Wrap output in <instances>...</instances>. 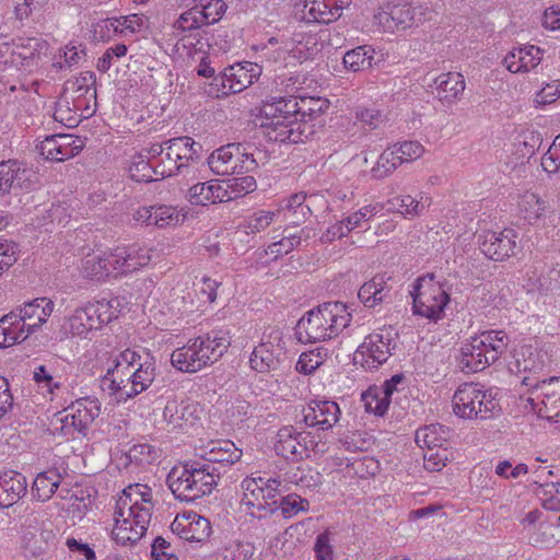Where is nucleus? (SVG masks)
I'll use <instances>...</instances> for the list:
<instances>
[{"label":"nucleus","instance_id":"f257e3e1","mask_svg":"<svg viewBox=\"0 0 560 560\" xmlns=\"http://www.w3.org/2000/svg\"><path fill=\"white\" fill-rule=\"evenodd\" d=\"M153 506L152 490L147 485L135 483L124 489L115 511L114 540L121 546L138 542L148 530Z\"/></svg>","mask_w":560,"mask_h":560},{"label":"nucleus","instance_id":"f03ea898","mask_svg":"<svg viewBox=\"0 0 560 560\" xmlns=\"http://www.w3.org/2000/svg\"><path fill=\"white\" fill-rule=\"evenodd\" d=\"M226 331L211 330L190 338L171 354L173 368L183 373H197L215 363L230 347Z\"/></svg>","mask_w":560,"mask_h":560},{"label":"nucleus","instance_id":"7ed1b4c3","mask_svg":"<svg viewBox=\"0 0 560 560\" xmlns=\"http://www.w3.org/2000/svg\"><path fill=\"white\" fill-rule=\"evenodd\" d=\"M352 319L346 304L327 302L307 312L296 324L300 342H319L337 337Z\"/></svg>","mask_w":560,"mask_h":560},{"label":"nucleus","instance_id":"20e7f679","mask_svg":"<svg viewBox=\"0 0 560 560\" xmlns=\"http://www.w3.org/2000/svg\"><path fill=\"white\" fill-rule=\"evenodd\" d=\"M510 338L504 330H485L460 347L458 364L466 373H476L497 362L506 351Z\"/></svg>","mask_w":560,"mask_h":560},{"label":"nucleus","instance_id":"39448f33","mask_svg":"<svg viewBox=\"0 0 560 560\" xmlns=\"http://www.w3.org/2000/svg\"><path fill=\"white\" fill-rule=\"evenodd\" d=\"M281 97L266 101L260 108V124L264 135L273 142L299 143L308 137L307 125L294 114H285Z\"/></svg>","mask_w":560,"mask_h":560},{"label":"nucleus","instance_id":"423d86ee","mask_svg":"<svg viewBox=\"0 0 560 560\" xmlns=\"http://www.w3.org/2000/svg\"><path fill=\"white\" fill-rule=\"evenodd\" d=\"M281 482L275 478L246 477L241 482L242 510L252 517L261 520L279 510Z\"/></svg>","mask_w":560,"mask_h":560},{"label":"nucleus","instance_id":"0eeeda50","mask_svg":"<svg viewBox=\"0 0 560 560\" xmlns=\"http://www.w3.org/2000/svg\"><path fill=\"white\" fill-rule=\"evenodd\" d=\"M165 144L164 155L154 164L156 176L165 178L179 174H195L196 164L200 160L201 144L190 137L168 139Z\"/></svg>","mask_w":560,"mask_h":560},{"label":"nucleus","instance_id":"6e6552de","mask_svg":"<svg viewBox=\"0 0 560 560\" xmlns=\"http://www.w3.org/2000/svg\"><path fill=\"white\" fill-rule=\"evenodd\" d=\"M453 411L464 419H491L501 408L492 389L474 383L462 384L453 395Z\"/></svg>","mask_w":560,"mask_h":560},{"label":"nucleus","instance_id":"1a4fd4ad","mask_svg":"<svg viewBox=\"0 0 560 560\" xmlns=\"http://www.w3.org/2000/svg\"><path fill=\"white\" fill-rule=\"evenodd\" d=\"M262 152L253 144L229 143L214 150L208 158L210 170L218 175L253 172L259 166Z\"/></svg>","mask_w":560,"mask_h":560},{"label":"nucleus","instance_id":"9d476101","mask_svg":"<svg viewBox=\"0 0 560 560\" xmlns=\"http://www.w3.org/2000/svg\"><path fill=\"white\" fill-rule=\"evenodd\" d=\"M412 311L415 315L432 322L442 319L451 298L444 284L435 280L433 273L417 279L411 291Z\"/></svg>","mask_w":560,"mask_h":560},{"label":"nucleus","instance_id":"9b49d317","mask_svg":"<svg viewBox=\"0 0 560 560\" xmlns=\"http://www.w3.org/2000/svg\"><path fill=\"white\" fill-rule=\"evenodd\" d=\"M434 12L423 4L412 5L409 2H387L374 14V21L385 32L404 31L431 21Z\"/></svg>","mask_w":560,"mask_h":560},{"label":"nucleus","instance_id":"f8f14e48","mask_svg":"<svg viewBox=\"0 0 560 560\" xmlns=\"http://www.w3.org/2000/svg\"><path fill=\"white\" fill-rule=\"evenodd\" d=\"M397 331L393 327H382L368 335L358 348L354 360L369 371L384 364L397 347Z\"/></svg>","mask_w":560,"mask_h":560},{"label":"nucleus","instance_id":"ddd939ff","mask_svg":"<svg viewBox=\"0 0 560 560\" xmlns=\"http://www.w3.org/2000/svg\"><path fill=\"white\" fill-rule=\"evenodd\" d=\"M523 384L530 388L534 397L528 398L540 418L553 420L560 413V377L534 380L526 376Z\"/></svg>","mask_w":560,"mask_h":560},{"label":"nucleus","instance_id":"4468645a","mask_svg":"<svg viewBox=\"0 0 560 560\" xmlns=\"http://www.w3.org/2000/svg\"><path fill=\"white\" fill-rule=\"evenodd\" d=\"M518 242V233L513 229L489 230L478 236L481 253L494 261H503L515 256L520 249Z\"/></svg>","mask_w":560,"mask_h":560},{"label":"nucleus","instance_id":"2eb2a0df","mask_svg":"<svg viewBox=\"0 0 560 560\" xmlns=\"http://www.w3.org/2000/svg\"><path fill=\"white\" fill-rule=\"evenodd\" d=\"M261 74V67L254 62L230 66L214 78L215 85L223 94L240 93L254 83Z\"/></svg>","mask_w":560,"mask_h":560},{"label":"nucleus","instance_id":"dca6fc26","mask_svg":"<svg viewBox=\"0 0 560 560\" xmlns=\"http://www.w3.org/2000/svg\"><path fill=\"white\" fill-rule=\"evenodd\" d=\"M84 148L82 138L67 133L47 136L36 149L47 161L63 162L77 156Z\"/></svg>","mask_w":560,"mask_h":560},{"label":"nucleus","instance_id":"f3484780","mask_svg":"<svg viewBox=\"0 0 560 560\" xmlns=\"http://www.w3.org/2000/svg\"><path fill=\"white\" fill-rule=\"evenodd\" d=\"M314 441L308 432H300L292 425L282 427L276 438L275 451L277 455L291 460L307 456Z\"/></svg>","mask_w":560,"mask_h":560},{"label":"nucleus","instance_id":"a211bd4d","mask_svg":"<svg viewBox=\"0 0 560 560\" xmlns=\"http://www.w3.org/2000/svg\"><path fill=\"white\" fill-rule=\"evenodd\" d=\"M195 455L206 464L231 466L241 460L243 452L231 440H199L195 445Z\"/></svg>","mask_w":560,"mask_h":560},{"label":"nucleus","instance_id":"6ab92c4d","mask_svg":"<svg viewBox=\"0 0 560 560\" xmlns=\"http://www.w3.org/2000/svg\"><path fill=\"white\" fill-rule=\"evenodd\" d=\"M141 355L140 352L129 348L113 354L106 374L101 380L102 390L116 394L121 389L119 385L122 384V375L133 370Z\"/></svg>","mask_w":560,"mask_h":560},{"label":"nucleus","instance_id":"aec40b11","mask_svg":"<svg viewBox=\"0 0 560 560\" xmlns=\"http://www.w3.org/2000/svg\"><path fill=\"white\" fill-rule=\"evenodd\" d=\"M201 419L199 405L190 400H168L163 409L167 430H188Z\"/></svg>","mask_w":560,"mask_h":560},{"label":"nucleus","instance_id":"412c9836","mask_svg":"<svg viewBox=\"0 0 560 560\" xmlns=\"http://www.w3.org/2000/svg\"><path fill=\"white\" fill-rule=\"evenodd\" d=\"M283 354L281 337L278 331L271 332L261 339L249 357L250 368L258 373H266L275 370Z\"/></svg>","mask_w":560,"mask_h":560},{"label":"nucleus","instance_id":"4be33fe9","mask_svg":"<svg viewBox=\"0 0 560 560\" xmlns=\"http://www.w3.org/2000/svg\"><path fill=\"white\" fill-rule=\"evenodd\" d=\"M341 415L339 405L334 400L313 399L302 409V421L312 428L329 430Z\"/></svg>","mask_w":560,"mask_h":560},{"label":"nucleus","instance_id":"5701e85b","mask_svg":"<svg viewBox=\"0 0 560 560\" xmlns=\"http://www.w3.org/2000/svg\"><path fill=\"white\" fill-rule=\"evenodd\" d=\"M65 411L66 416L61 418L63 428L71 425L79 433H84L100 416L101 402L95 397H84L72 402Z\"/></svg>","mask_w":560,"mask_h":560},{"label":"nucleus","instance_id":"b1692460","mask_svg":"<svg viewBox=\"0 0 560 560\" xmlns=\"http://www.w3.org/2000/svg\"><path fill=\"white\" fill-rule=\"evenodd\" d=\"M172 532L191 542H203L212 533L210 521L196 512L177 515L172 523Z\"/></svg>","mask_w":560,"mask_h":560},{"label":"nucleus","instance_id":"393cba45","mask_svg":"<svg viewBox=\"0 0 560 560\" xmlns=\"http://www.w3.org/2000/svg\"><path fill=\"white\" fill-rule=\"evenodd\" d=\"M34 172L27 165L18 160H9L0 163V194H9L15 190L30 189L33 185Z\"/></svg>","mask_w":560,"mask_h":560},{"label":"nucleus","instance_id":"a878e982","mask_svg":"<svg viewBox=\"0 0 560 560\" xmlns=\"http://www.w3.org/2000/svg\"><path fill=\"white\" fill-rule=\"evenodd\" d=\"M18 70L28 73L38 69L42 57L47 54L46 40L36 37H20L15 39Z\"/></svg>","mask_w":560,"mask_h":560},{"label":"nucleus","instance_id":"bb28decb","mask_svg":"<svg viewBox=\"0 0 560 560\" xmlns=\"http://www.w3.org/2000/svg\"><path fill=\"white\" fill-rule=\"evenodd\" d=\"M544 57V50L535 45L513 48L503 59V65L512 73H526L537 68Z\"/></svg>","mask_w":560,"mask_h":560},{"label":"nucleus","instance_id":"cd10ccee","mask_svg":"<svg viewBox=\"0 0 560 560\" xmlns=\"http://www.w3.org/2000/svg\"><path fill=\"white\" fill-rule=\"evenodd\" d=\"M55 304L48 298H37L31 302L24 303L14 310L21 322H25L26 330L30 335L35 332L43 324L47 322L54 311Z\"/></svg>","mask_w":560,"mask_h":560},{"label":"nucleus","instance_id":"c85d7f7f","mask_svg":"<svg viewBox=\"0 0 560 560\" xmlns=\"http://www.w3.org/2000/svg\"><path fill=\"white\" fill-rule=\"evenodd\" d=\"M284 101L282 106L285 114H294L299 120L305 122V119H315L325 113L329 107V102L325 98L314 96L281 97Z\"/></svg>","mask_w":560,"mask_h":560},{"label":"nucleus","instance_id":"c756f323","mask_svg":"<svg viewBox=\"0 0 560 560\" xmlns=\"http://www.w3.org/2000/svg\"><path fill=\"white\" fill-rule=\"evenodd\" d=\"M351 0H304V19L307 22L328 24L341 16Z\"/></svg>","mask_w":560,"mask_h":560},{"label":"nucleus","instance_id":"7c9ffc66","mask_svg":"<svg viewBox=\"0 0 560 560\" xmlns=\"http://www.w3.org/2000/svg\"><path fill=\"white\" fill-rule=\"evenodd\" d=\"M434 95L446 106L456 104L466 88L464 75L459 72L442 73L434 79Z\"/></svg>","mask_w":560,"mask_h":560},{"label":"nucleus","instance_id":"2f4dec72","mask_svg":"<svg viewBox=\"0 0 560 560\" xmlns=\"http://www.w3.org/2000/svg\"><path fill=\"white\" fill-rule=\"evenodd\" d=\"M390 277L385 275H375L371 280L364 282L358 292L359 300L365 307L374 308L382 303H388L392 300Z\"/></svg>","mask_w":560,"mask_h":560},{"label":"nucleus","instance_id":"473e14b6","mask_svg":"<svg viewBox=\"0 0 560 560\" xmlns=\"http://www.w3.org/2000/svg\"><path fill=\"white\" fill-rule=\"evenodd\" d=\"M167 486L176 499L192 502L199 499V491L189 476L186 462L175 465L167 475Z\"/></svg>","mask_w":560,"mask_h":560},{"label":"nucleus","instance_id":"72a5a7b5","mask_svg":"<svg viewBox=\"0 0 560 560\" xmlns=\"http://www.w3.org/2000/svg\"><path fill=\"white\" fill-rule=\"evenodd\" d=\"M27 491V481L24 475L15 470L0 474V506L9 508L16 503Z\"/></svg>","mask_w":560,"mask_h":560},{"label":"nucleus","instance_id":"f704fd0d","mask_svg":"<svg viewBox=\"0 0 560 560\" xmlns=\"http://www.w3.org/2000/svg\"><path fill=\"white\" fill-rule=\"evenodd\" d=\"M322 47L316 34L295 33L292 38L283 43L282 49L290 57L304 61L316 56Z\"/></svg>","mask_w":560,"mask_h":560},{"label":"nucleus","instance_id":"c9c22d12","mask_svg":"<svg viewBox=\"0 0 560 560\" xmlns=\"http://www.w3.org/2000/svg\"><path fill=\"white\" fill-rule=\"evenodd\" d=\"M186 467L189 469L196 490L199 491V499L210 494L220 479L217 468L200 460H186Z\"/></svg>","mask_w":560,"mask_h":560},{"label":"nucleus","instance_id":"e433bc0d","mask_svg":"<svg viewBox=\"0 0 560 560\" xmlns=\"http://www.w3.org/2000/svg\"><path fill=\"white\" fill-rule=\"evenodd\" d=\"M66 332L73 337L88 338L93 330L100 329V322H96L89 304L75 307L67 317L63 324Z\"/></svg>","mask_w":560,"mask_h":560},{"label":"nucleus","instance_id":"4c0bfd02","mask_svg":"<svg viewBox=\"0 0 560 560\" xmlns=\"http://www.w3.org/2000/svg\"><path fill=\"white\" fill-rule=\"evenodd\" d=\"M21 322L15 311H11L0 318V347H11L24 341L30 336V330Z\"/></svg>","mask_w":560,"mask_h":560},{"label":"nucleus","instance_id":"58836bf2","mask_svg":"<svg viewBox=\"0 0 560 560\" xmlns=\"http://www.w3.org/2000/svg\"><path fill=\"white\" fill-rule=\"evenodd\" d=\"M186 198L191 205L208 206L223 202L224 192L221 188V182L212 179L192 185L188 189Z\"/></svg>","mask_w":560,"mask_h":560},{"label":"nucleus","instance_id":"ea45409f","mask_svg":"<svg viewBox=\"0 0 560 560\" xmlns=\"http://www.w3.org/2000/svg\"><path fill=\"white\" fill-rule=\"evenodd\" d=\"M452 432L446 425L432 423L418 429L415 441L421 448H442L447 444Z\"/></svg>","mask_w":560,"mask_h":560},{"label":"nucleus","instance_id":"a19ab883","mask_svg":"<svg viewBox=\"0 0 560 560\" xmlns=\"http://www.w3.org/2000/svg\"><path fill=\"white\" fill-rule=\"evenodd\" d=\"M136 377L132 380V389L129 394L125 393L127 397H136L147 390L155 378V363L149 354H142L140 361L136 365Z\"/></svg>","mask_w":560,"mask_h":560},{"label":"nucleus","instance_id":"79ce46f5","mask_svg":"<svg viewBox=\"0 0 560 560\" xmlns=\"http://www.w3.org/2000/svg\"><path fill=\"white\" fill-rule=\"evenodd\" d=\"M428 198L420 195L417 199L410 195H399L387 200V210L399 212L406 218L420 215L428 207Z\"/></svg>","mask_w":560,"mask_h":560},{"label":"nucleus","instance_id":"37998d69","mask_svg":"<svg viewBox=\"0 0 560 560\" xmlns=\"http://www.w3.org/2000/svg\"><path fill=\"white\" fill-rule=\"evenodd\" d=\"M518 208L529 223H535L546 217L551 210L550 202L535 192L526 191L522 195Z\"/></svg>","mask_w":560,"mask_h":560},{"label":"nucleus","instance_id":"c03bdc74","mask_svg":"<svg viewBox=\"0 0 560 560\" xmlns=\"http://www.w3.org/2000/svg\"><path fill=\"white\" fill-rule=\"evenodd\" d=\"M85 56L86 51L83 44L75 45L69 43L63 48L59 49L58 55L55 56L51 63V71L59 72L71 70L73 67L79 66Z\"/></svg>","mask_w":560,"mask_h":560},{"label":"nucleus","instance_id":"a18cd8bd","mask_svg":"<svg viewBox=\"0 0 560 560\" xmlns=\"http://www.w3.org/2000/svg\"><path fill=\"white\" fill-rule=\"evenodd\" d=\"M61 482V475L57 469L39 472L32 486L33 497L38 501L49 500Z\"/></svg>","mask_w":560,"mask_h":560},{"label":"nucleus","instance_id":"49530a36","mask_svg":"<svg viewBox=\"0 0 560 560\" xmlns=\"http://www.w3.org/2000/svg\"><path fill=\"white\" fill-rule=\"evenodd\" d=\"M96 75L92 71H83L73 80H69L65 85V95L71 93L73 100L89 96L96 97Z\"/></svg>","mask_w":560,"mask_h":560},{"label":"nucleus","instance_id":"de8ad7c7","mask_svg":"<svg viewBox=\"0 0 560 560\" xmlns=\"http://www.w3.org/2000/svg\"><path fill=\"white\" fill-rule=\"evenodd\" d=\"M34 381L38 386L46 390L50 401L61 402L63 396L68 394V389L63 383L56 380L45 365H39L34 370Z\"/></svg>","mask_w":560,"mask_h":560},{"label":"nucleus","instance_id":"09e8293b","mask_svg":"<svg viewBox=\"0 0 560 560\" xmlns=\"http://www.w3.org/2000/svg\"><path fill=\"white\" fill-rule=\"evenodd\" d=\"M374 57L375 50L372 46H358L345 54L343 65L353 72L364 71L375 65Z\"/></svg>","mask_w":560,"mask_h":560},{"label":"nucleus","instance_id":"8fccbe9b","mask_svg":"<svg viewBox=\"0 0 560 560\" xmlns=\"http://www.w3.org/2000/svg\"><path fill=\"white\" fill-rule=\"evenodd\" d=\"M120 253L121 256L119 257L122 261L124 275L136 271L151 261L150 249L144 246L131 245L120 247Z\"/></svg>","mask_w":560,"mask_h":560},{"label":"nucleus","instance_id":"3c124183","mask_svg":"<svg viewBox=\"0 0 560 560\" xmlns=\"http://www.w3.org/2000/svg\"><path fill=\"white\" fill-rule=\"evenodd\" d=\"M384 207L380 203L366 205L354 211L347 217H343L340 221L342 222L347 234L354 231L355 229H363L364 231L370 229V221Z\"/></svg>","mask_w":560,"mask_h":560},{"label":"nucleus","instance_id":"603ef678","mask_svg":"<svg viewBox=\"0 0 560 560\" xmlns=\"http://www.w3.org/2000/svg\"><path fill=\"white\" fill-rule=\"evenodd\" d=\"M224 192L223 202L241 198L256 189V179L253 176L235 177L221 182Z\"/></svg>","mask_w":560,"mask_h":560},{"label":"nucleus","instance_id":"864d4df0","mask_svg":"<svg viewBox=\"0 0 560 560\" xmlns=\"http://www.w3.org/2000/svg\"><path fill=\"white\" fill-rule=\"evenodd\" d=\"M364 408L369 413L384 416L388 410L390 398L380 387H370L362 394Z\"/></svg>","mask_w":560,"mask_h":560},{"label":"nucleus","instance_id":"5fc2aeb1","mask_svg":"<svg viewBox=\"0 0 560 560\" xmlns=\"http://www.w3.org/2000/svg\"><path fill=\"white\" fill-rule=\"evenodd\" d=\"M401 163L392 147L384 150L378 156L375 165L371 170V175L375 179H382L393 174Z\"/></svg>","mask_w":560,"mask_h":560},{"label":"nucleus","instance_id":"6e6d98bb","mask_svg":"<svg viewBox=\"0 0 560 560\" xmlns=\"http://www.w3.org/2000/svg\"><path fill=\"white\" fill-rule=\"evenodd\" d=\"M282 210H257L247 217L244 228L247 234H256L265 231L272 222L280 218Z\"/></svg>","mask_w":560,"mask_h":560},{"label":"nucleus","instance_id":"4d7b16f0","mask_svg":"<svg viewBox=\"0 0 560 560\" xmlns=\"http://www.w3.org/2000/svg\"><path fill=\"white\" fill-rule=\"evenodd\" d=\"M287 480L302 488H316L323 483V476L312 467H298L287 472Z\"/></svg>","mask_w":560,"mask_h":560},{"label":"nucleus","instance_id":"13d9d810","mask_svg":"<svg viewBox=\"0 0 560 560\" xmlns=\"http://www.w3.org/2000/svg\"><path fill=\"white\" fill-rule=\"evenodd\" d=\"M186 214L175 207L161 205L154 207L153 224L159 228L176 226L184 223Z\"/></svg>","mask_w":560,"mask_h":560},{"label":"nucleus","instance_id":"bf43d9fd","mask_svg":"<svg viewBox=\"0 0 560 560\" xmlns=\"http://www.w3.org/2000/svg\"><path fill=\"white\" fill-rule=\"evenodd\" d=\"M255 546L249 541L234 540L226 545L215 560H249Z\"/></svg>","mask_w":560,"mask_h":560},{"label":"nucleus","instance_id":"052dcab7","mask_svg":"<svg viewBox=\"0 0 560 560\" xmlns=\"http://www.w3.org/2000/svg\"><path fill=\"white\" fill-rule=\"evenodd\" d=\"M535 492L545 509L560 511V482L539 483Z\"/></svg>","mask_w":560,"mask_h":560},{"label":"nucleus","instance_id":"680f3d73","mask_svg":"<svg viewBox=\"0 0 560 560\" xmlns=\"http://www.w3.org/2000/svg\"><path fill=\"white\" fill-rule=\"evenodd\" d=\"M155 162H150L143 154L135 158L129 167L130 177L138 183H149L158 179L154 167Z\"/></svg>","mask_w":560,"mask_h":560},{"label":"nucleus","instance_id":"e2e57ef3","mask_svg":"<svg viewBox=\"0 0 560 560\" xmlns=\"http://www.w3.org/2000/svg\"><path fill=\"white\" fill-rule=\"evenodd\" d=\"M122 33L121 20L118 18L104 19L93 25L94 39L100 42H109Z\"/></svg>","mask_w":560,"mask_h":560},{"label":"nucleus","instance_id":"0e129e2a","mask_svg":"<svg viewBox=\"0 0 560 560\" xmlns=\"http://www.w3.org/2000/svg\"><path fill=\"white\" fill-rule=\"evenodd\" d=\"M89 310L92 312L93 317L96 322H100V328L104 324L110 323L116 318V308L118 306L117 300L107 301L102 299L100 301L88 302Z\"/></svg>","mask_w":560,"mask_h":560},{"label":"nucleus","instance_id":"69168bd1","mask_svg":"<svg viewBox=\"0 0 560 560\" xmlns=\"http://www.w3.org/2000/svg\"><path fill=\"white\" fill-rule=\"evenodd\" d=\"M305 201L306 195L304 192L294 194L285 201V206L279 210H282L285 219H289L290 214H301V219L292 220L293 224H299L301 220H304L311 213L310 206L305 205Z\"/></svg>","mask_w":560,"mask_h":560},{"label":"nucleus","instance_id":"338daca9","mask_svg":"<svg viewBox=\"0 0 560 560\" xmlns=\"http://www.w3.org/2000/svg\"><path fill=\"white\" fill-rule=\"evenodd\" d=\"M127 457L139 466L150 465L159 457V450L148 443H138L129 448Z\"/></svg>","mask_w":560,"mask_h":560},{"label":"nucleus","instance_id":"774afa93","mask_svg":"<svg viewBox=\"0 0 560 560\" xmlns=\"http://www.w3.org/2000/svg\"><path fill=\"white\" fill-rule=\"evenodd\" d=\"M401 164L420 159L424 153V147L418 141H402L392 145Z\"/></svg>","mask_w":560,"mask_h":560}]
</instances>
